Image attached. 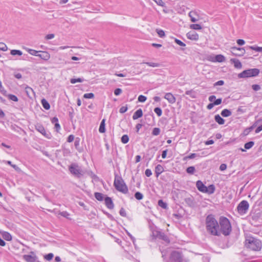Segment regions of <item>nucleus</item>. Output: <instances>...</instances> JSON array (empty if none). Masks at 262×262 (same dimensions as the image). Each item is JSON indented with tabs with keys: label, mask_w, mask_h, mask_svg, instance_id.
Instances as JSON below:
<instances>
[{
	"label": "nucleus",
	"mask_w": 262,
	"mask_h": 262,
	"mask_svg": "<svg viewBox=\"0 0 262 262\" xmlns=\"http://www.w3.org/2000/svg\"><path fill=\"white\" fill-rule=\"evenodd\" d=\"M207 231L212 235L220 236L219 223L212 214L208 215L206 218Z\"/></svg>",
	"instance_id": "obj_1"
},
{
	"label": "nucleus",
	"mask_w": 262,
	"mask_h": 262,
	"mask_svg": "<svg viewBox=\"0 0 262 262\" xmlns=\"http://www.w3.org/2000/svg\"><path fill=\"white\" fill-rule=\"evenodd\" d=\"M245 246L251 250L259 251L261 249L262 244L258 239L253 236H248L245 241Z\"/></svg>",
	"instance_id": "obj_2"
},
{
	"label": "nucleus",
	"mask_w": 262,
	"mask_h": 262,
	"mask_svg": "<svg viewBox=\"0 0 262 262\" xmlns=\"http://www.w3.org/2000/svg\"><path fill=\"white\" fill-rule=\"evenodd\" d=\"M220 235L223 234L225 236L229 235L232 230L231 225L229 220L225 217H221L219 220Z\"/></svg>",
	"instance_id": "obj_3"
},
{
	"label": "nucleus",
	"mask_w": 262,
	"mask_h": 262,
	"mask_svg": "<svg viewBox=\"0 0 262 262\" xmlns=\"http://www.w3.org/2000/svg\"><path fill=\"white\" fill-rule=\"evenodd\" d=\"M114 185L115 188L118 191L121 192L124 194L127 193L128 191L127 186L121 177L117 175L115 176Z\"/></svg>",
	"instance_id": "obj_4"
},
{
	"label": "nucleus",
	"mask_w": 262,
	"mask_h": 262,
	"mask_svg": "<svg viewBox=\"0 0 262 262\" xmlns=\"http://www.w3.org/2000/svg\"><path fill=\"white\" fill-rule=\"evenodd\" d=\"M69 170L76 178H80L83 175L82 170L77 163H72L69 167Z\"/></svg>",
	"instance_id": "obj_5"
},
{
	"label": "nucleus",
	"mask_w": 262,
	"mask_h": 262,
	"mask_svg": "<svg viewBox=\"0 0 262 262\" xmlns=\"http://www.w3.org/2000/svg\"><path fill=\"white\" fill-rule=\"evenodd\" d=\"M259 70L258 69H250L246 70L238 74V78H248L255 77L258 75Z\"/></svg>",
	"instance_id": "obj_6"
},
{
	"label": "nucleus",
	"mask_w": 262,
	"mask_h": 262,
	"mask_svg": "<svg viewBox=\"0 0 262 262\" xmlns=\"http://www.w3.org/2000/svg\"><path fill=\"white\" fill-rule=\"evenodd\" d=\"M249 207V205L248 202L246 200H243L238 205L237 210L241 215H243L247 212Z\"/></svg>",
	"instance_id": "obj_7"
},
{
	"label": "nucleus",
	"mask_w": 262,
	"mask_h": 262,
	"mask_svg": "<svg viewBox=\"0 0 262 262\" xmlns=\"http://www.w3.org/2000/svg\"><path fill=\"white\" fill-rule=\"evenodd\" d=\"M182 253L179 251H173L171 253L170 259L168 262H182Z\"/></svg>",
	"instance_id": "obj_8"
},
{
	"label": "nucleus",
	"mask_w": 262,
	"mask_h": 262,
	"mask_svg": "<svg viewBox=\"0 0 262 262\" xmlns=\"http://www.w3.org/2000/svg\"><path fill=\"white\" fill-rule=\"evenodd\" d=\"M231 52L235 56H241L245 54V50L243 48L233 47L231 48Z\"/></svg>",
	"instance_id": "obj_9"
},
{
	"label": "nucleus",
	"mask_w": 262,
	"mask_h": 262,
	"mask_svg": "<svg viewBox=\"0 0 262 262\" xmlns=\"http://www.w3.org/2000/svg\"><path fill=\"white\" fill-rule=\"evenodd\" d=\"M35 129L39 133H40L42 135L45 136L47 138H49V134H48L44 128V127L40 124H37L35 125Z\"/></svg>",
	"instance_id": "obj_10"
},
{
	"label": "nucleus",
	"mask_w": 262,
	"mask_h": 262,
	"mask_svg": "<svg viewBox=\"0 0 262 262\" xmlns=\"http://www.w3.org/2000/svg\"><path fill=\"white\" fill-rule=\"evenodd\" d=\"M37 56L46 61L48 60L50 58V55L48 52L41 51H39Z\"/></svg>",
	"instance_id": "obj_11"
},
{
	"label": "nucleus",
	"mask_w": 262,
	"mask_h": 262,
	"mask_svg": "<svg viewBox=\"0 0 262 262\" xmlns=\"http://www.w3.org/2000/svg\"><path fill=\"white\" fill-rule=\"evenodd\" d=\"M196 186L198 189L202 192L205 193V191H207V187L200 180L196 182Z\"/></svg>",
	"instance_id": "obj_12"
},
{
	"label": "nucleus",
	"mask_w": 262,
	"mask_h": 262,
	"mask_svg": "<svg viewBox=\"0 0 262 262\" xmlns=\"http://www.w3.org/2000/svg\"><path fill=\"white\" fill-rule=\"evenodd\" d=\"M187 37L191 40H197L199 39V35L194 31H190L186 34Z\"/></svg>",
	"instance_id": "obj_13"
},
{
	"label": "nucleus",
	"mask_w": 262,
	"mask_h": 262,
	"mask_svg": "<svg viewBox=\"0 0 262 262\" xmlns=\"http://www.w3.org/2000/svg\"><path fill=\"white\" fill-rule=\"evenodd\" d=\"M164 98L166 99L169 103L173 104L176 101L175 97L170 93H167L165 95Z\"/></svg>",
	"instance_id": "obj_14"
},
{
	"label": "nucleus",
	"mask_w": 262,
	"mask_h": 262,
	"mask_svg": "<svg viewBox=\"0 0 262 262\" xmlns=\"http://www.w3.org/2000/svg\"><path fill=\"white\" fill-rule=\"evenodd\" d=\"M104 201L105 204L108 209H112L114 208V205L111 198L106 196L105 198Z\"/></svg>",
	"instance_id": "obj_15"
},
{
	"label": "nucleus",
	"mask_w": 262,
	"mask_h": 262,
	"mask_svg": "<svg viewBox=\"0 0 262 262\" xmlns=\"http://www.w3.org/2000/svg\"><path fill=\"white\" fill-rule=\"evenodd\" d=\"M25 92L28 97L31 98L33 96H35V92L28 85L25 88Z\"/></svg>",
	"instance_id": "obj_16"
},
{
	"label": "nucleus",
	"mask_w": 262,
	"mask_h": 262,
	"mask_svg": "<svg viewBox=\"0 0 262 262\" xmlns=\"http://www.w3.org/2000/svg\"><path fill=\"white\" fill-rule=\"evenodd\" d=\"M157 236L160 239H161L167 243L170 242L169 239L168 237V236L166 235H165L164 233H163L162 232H160V231L158 232Z\"/></svg>",
	"instance_id": "obj_17"
},
{
	"label": "nucleus",
	"mask_w": 262,
	"mask_h": 262,
	"mask_svg": "<svg viewBox=\"0 0 262 262\" xmlns=\"http://www.w3.org/2000/svg\"><path fill=\"white\" fill-rule=\"evenodd\" d=\"M211 60L213 62H222L225 61V57L223 55L219 54L216 55L214 59L212 58Z\"/></svg>",
	"instance_id": "obj_18"
},
{
	"label": "nucleus",
	"mask_w": 262,
	"mask_h": 262,
	"mask_svg": "<svg viewBox=\"0 0 262 262\" xmlns=\"http://www.w3.org/2000/svg\"><path fill=\"white\" fill-rule=\"evenodd\" d=\"M143 116V112L141 108L137 110L133 116V120H136Z\"/></svg>",
	"instance_id": "obj_19"
},
{
	"label": "nucleus",
	"mask_w": 262,
	"mask_h": 262,
	"mask_svg": "<svg viewBox=\"0 0 262 262\" xmlns=\"http://www.w3.org/2000/svg\"><path fill=\"white\" fill-rule=\"evenodd\" d=\"M163 167L161 165H157L155 168V173L156 174V177H158L159 176L163 171Z\"/></svg>",
	"instance_id": "obj_20"
},
{
	"label": "nucleus",
	"mask_w": 262,
	"mask_h": 262,
	"mask_svg": "<svg viewBox=\"0 0 262 262\" xmlns=\"http://www.w3.org/2000/svg\"><path fill=\"white\" fill-rule=\"evenodd\" d=\"M2 235L3 238L7 241H10L12 240L11 235L8 232L4 231L2 232Z\"/></svg>",
	"instance_id": "obj_21"
},
{
	"label": "nucleus",
	"mask_w": 262,
	"mask_h": 262,
	"mask_svg": "<svg viewBox=\"0 0 262 262\" xmlns=\"http://www.w3.org/2000/svg\"><path fill=\"white\" fill-rule=\"evenodd\" d=\"M215 121L220 125H223L225 123V120L222 118L219 114L214 116Z\"/></svg>",
	"instance_id": "obj_22"
},
{
	"label": "nucleus",
	"mask_w": 262,
	"mask_h": 262,
	"mask_svg": "<svg viewBox=\"0 0 262 262\" xmlns=\"http://www.w3.org/2000/svg\"><path fill=\"white\" fill-rule=\"evenodd\" d=\"M185 202L190 207H193L194 206L195 202L192 198L189 197L185 199Z\"/></svg>",
	"instance_id": "obj_23"
},
{
	"label": "nucleus",
	"mask_w": 262,
	"mask_h": 262,
	"mask_svg": "<svg viewBox=\"0 0 262 262\" xmlns=\"http://www.w3.org/2000/svg\"><path fill=\"white\" fill-rule=\"evenodd\" d=\"M24 259L27 262H35V257L31 255H24L23 256Z\"/></svg>",
	"instance_id": "obj_24"
},
{
	"label": "nucleus",
	"mask_w": 262,
	"mask_h": 262,
	"mask_svg": "<svg viewBox=\"0 0 262 262\" xmlns=\"http://www.w3.org/2000/svg\"><path fill=\"white\" fill-rule=\"evenodd\" d=\"M221 114L224 117H228L231 115L232 113L231 111L228 109H224L221 112Z\"/></svg>",
	"instance_id": "obj_25"
},
{
	"label": "nucleus",
	"mask_w": 262,
	"mask_h": 262,
	"mask_svg": "<svg viewBox=\"0 0 262 262\" xmlns=\"http://www.w3.org/2000/svg\"><path fill=\"white\" fill-rule=\"evenodd\" d=\"M41 103L45 109L47 110L50 109V105L45 99L43 98L41 100Z\"/></svg>",
	"instance_id": "obj_26"
},
{
	"label": "nucleus",
	"mask_w": 262,
	"mask_h": 262,
	"mask_svg": "<svg viewBox=\"0 0 262 262\" xmlns=\"http://www.w3.org/2000/svg\"><path fill=\"white\" fill-rule=\"evenodd\" d=\"M231 61L234 63V66L236 68L241 69L242 68V65L239 60L236 59H232Z\"/></svg>",
	"instance_id": "obj_27"
},
{
	"label": "nucleus",
	"mask_w": 262,
	"mask_h": 262,
	"mask_svg": "<svg viewBox=\"0 0 262 262\" xmlns=\"http://www.w3.org/2000/svg\"><path fill=\"white\" fill-rule=\"evenodd\" d=\"M215 191V186L213 185H210L208 187H207V191H205V193L211 194L214 193Z\"/></svg>",
	"instance_id": "obj_28"
},
{
	"label": "nucleus",
	"mask_w": 262,
	"mask_h": 262,
	"mask_svg": "<svg viewBox=\"0 0 262 262\" xmlns=\"http://www.w3.org/2000/svg\"><path fill=\"white\" fill-rule=\"evenodd\" d=\"M99 132L101 133H103L105 132V119H103L101 123L99 128Z\"/></svg>",
	"instance_id": "obj_29"
},
{
	"label": "nucleus",
	"mask_w": 262,
	"mask_h": 262,
	"mask_svg": "<svg viewBox=\"0 0 262 262\" xmlns=\"http://www.w3.org/2000/svg\"><path fill=\"white\" fill-rule=\"evenodd\" d=\"M94 196L99 201H102L104 199V195L100 192H95L94 193Z\"/></svg>",
	"instance_id": "obj_30"
},
{
	"label": "nucleus",
	"mask_w": 262,
	"mask_h": 262,
	"mask_svg": "<svg viewBox=\"0 0 262 262\" xmlns=\"http://www.w3.org/2000/svg\"><path fill=\"white\" fill-rule=\"evenodd\" d=\"M26 50L31 55L37 56L39 51H36L33 49L26 48Z\"/></svg>",
	"instance_id": "obj_31"
},
{
	"label": "nucleus",
	"mask_w": 262,
	"mask_h": 262,
	"mask_svg": "<svg viewBox=\"0 0 262 262\" xmlns=\"http://www.w3.org/2000/svg\"><path fill=\"white\" fill-rule=\"evenodd\" d=\"M84 81L83 78H72L70 79V82L72 84H74L76 82H82Z\"/></svg>",
	"instance_id": "obj_32"
},
{
	"label": "nucleus",
	"mask_w": 262,
	"mask_h": 262,
	"mask_svg": "<svg viewBox=\"0 0 262 262\" xmlns=\"http://www.w3.org/2000/svg\"><path fill=\"white\" fill-rule=\"evenodd\" d=\"M143 63H145L148 65L149 67H159L160 66V64L158 63H155L151 62H144Z\"/></svg>",
	"instance_id": "obj_33"
},
{
	"label": "nucleus",
	"mask_w": 262,
	"mask_h": 262,
	"mask_svg": "<svg viewBox=\"0 0 262 262\" xmlns=\"http://www.w3.org/2000/svg\"><path fill=\"white\" fill-rule=\"evenodd\" d=\"M254 144V142L253 141H250L245 144L244 147L246 149H249L251 148Z\"/></svg>",
	"instance_id": "obj_34"
},
{
	"label": "nucleus",
	"mask_w": 262,
	"mask_h": 262,
	"mask_svg": "<svg viewBox=\"0 0 262 262\" xmlns=\"http://www.w3.org/2000/svg\"><path fill=\"white\" fill-rule=\"evenodd\" d=\"M158 205L163 209H166L167 207V204L164 202L162 200L158 201Z\"/></svg>",
	"instance_id": "obj_35"
},
{
	"label": "nucleus",
	"mask_w": 262,
	"mask_h": 262,
	"mask_svg": "<svg viewBox=\"0 0 262 262\" xmlns=\"http://www.w3.org/2000/svg\"><path fill=\"white\" fill-rule=\"evenodd\" d=\"M11 54L12 55H18L19 56H21L23 54V53L21 51L18 50H12L10 52Z\"/></svg>",
	"instance_id": "obj_36"
},
{
	"label": "nucleus",
	"mask_w": 262,
	"mask_h": 262,
	"mask_svg": "<svg viewBox=\"0 0 262 262\" xmlns=\"http://www.w3.org/2000/svg\"><path fill=\"white\" fill-rule=\"evenodd\" d=\"M195 167L194 166H189L186 169V172L190 174H193L195 171Z\"/></svg>",
	"instance_id": "obj_37"
},
{
	"label": "nucleus",
	"mask_w": 262,
	"mask_h": 262,
	"mask_svg": "<svg viewBox=\"0 0 262 262\" xmlns=\"http://www.w3.org/2000/svg\"><path fill=\"white\" fill-rule=\"evenodd\" d=\"M186 95H189L192 98H195L196 97L195 94L192 90L187 91L185 92Z\"/></svg>",
	"instance_id": "obj_38"
},
{
	"label": "nucleus",
	"mask_w": 262,
	"mask_h": 262,
	"mask_svg": "<svg viewBox=\"0 0 262 262\" xmlns=\"http://www.w3.org/2000/svg\"><path fill=\"white\" fill-rule=\"evenodd\" d=\"M190 28L191 29H193V30H198L202 29V27L199 24H191L190 26Z\"/></svg>",
	"instance_id": "obj_39"
},
{
	"label": "nucleus",
	"mask_w": 262,
	"mask_h": 262,
	"mask_svg": "<svg viewBox=\"0 0 262 262\" xmlns=\"http://www.w3.org/2000/svg\"><path fill=\"white\" fill-rule=\"evenodd\" d=\"M160 132H161V130L159 128L155 127L152 129V135L154 136H158L160 134Z\"/></svg>",
	"instance_id": "obj_40"
},
{
	"label": "nucleus",
	"mask_w": 262,
	"mask_h": 262,
	"mask_svg": "<svg viewBox=\"0 0 262 262\" xmlns=\"http://www.w3.org/2000/svg\"><path fill=\"white\" fill-rule=\"evenodd\" d=\"M129 141V138L127 135H124L121 137V142L124 143H127Z\"/></svg>",
	"instance_id": "obj_41"
},
{
	"label": "nucleus",
	"mask_w": 262,
	"mask_h": 262,
	"mask_svg": "<svg viewBox=\"0 0 262 262\" xmlns=\"http://www.w3.org/2000/svg\"><path fill=\"white\" fill-rule=\"evenodd\" d=\"M135 198L138 200H141L143 198V195L140 192H136L135 194Z\"/></svg>",
	"instance_id": "obj_42"
},
{
	"label": "nucleus",
	"mask_w": 262,
	"mask_h": 262,
	"mask_svg": "<svg viewBox=\"0 0 262 262\" xmlns=\"http://www.w3.org/2000/svg\"><path fill=\"white\" fill-rule=\"evenodd\" d=\"M154 112L159 117H160L162 115V111L160 107H156L154 109Z\"/></svg>",
	"instance_id": "obj_43"
},
{
	"label": "nucleus",
	"mask_w": 262,
	"mask_h": 262,
	"mask_svg": "<svg viewBox=\"0 0 262 262\" xmlns=\"http://www.w3.org/2000/svg\"><path fill=\"white\" fill-rule=\"evenodd\" d=\"M249 48L253 50H255L257 52H262V47H257V46H249Z\"/></svg>",
	"instance_id": "obj_44"
},
{
	"label": "nucleus",
	"mask_w": 262,
	"mask_h": 262,
	"mask_svg": "<svg viewBox=\"0 0 262 262\" xmlns=\"http://www.w3.org/2000/svg\"><path fill=\"white\" fill-rule=\"evenodd\" d=\"M8 98L10 100H12L13 101H15V102L18 101L17 97L15 95H14L9 94V95H8Z\"/></svg>",
	"instance_id": "obj_45"
},
{
	"label": "nucleus",
	"mask_w": 262,
	"mask_h": 262,
	"mask_svg": "<svg viewBox=\"0 0 262 262\" xmlns=\"http://www.w3.org/2000/svg\"><path fill=\"white\" fill-rule=\"evenodd\" d=\"M83 97L86 99H91L94 97V95L92 93H86L84 94Z\"/></svg>",
	"instance_id": "obj_46"
},
{
	"label": "nucleus",
	"mask_w": 262,
	"mask_h": 262,
	"mask_svg": "<svg viewBox=\"0 0 262 262\" xmlns=\"http://www.w3.org/2000/svg\"><path fill=\"white\" fill-rule=\"evenodd\" d=\"M8 50L7 46L3 42H0V50L6 51Z\"/></svg>",
	"instance_id": "obj_47"
},
{
	"label": "nucleus",
	"mask_w": 262,
	"mask_h": 262,
	"mask_svg": "<svg viewBox=\"0 0 262 262\" xmlns=\"http://www.w3.org/2000/svg\"><path fill=\"white\" fill-rule=\"evenodd\" d=\"M54 255L52 253H50L45 255V258L47 260H50L53 258Z\"/></svg>",
	"instance_id": "obj_48"
},
{
	"label": "nucleus",
	"mask_w": 262,
	"mask_h": 262,
	"mask_svg": "<svg viewBox=\"0 0 262 262\" xmlns=\"http://www.w3.org/2000/svg\"><path fill=\"white\" fill-rule=\"evenodd\" d=\"M157 33L160 37H163L165 36V33L162 30L157 29Z\"/></svg>",
	"instance_id": "obj_49"
},
{
	"label": "nucleus",
	"mask_w": 262,
	"mask_h": 262,
	"mask_svg": "<svg viewBox=\"0 0 262 262\" xmlns=\"http://www.w3.org/2000/svg\"><path fill=\"white\" fill-rule=\"evenodd\" d=\"M128 109L127 105L122 106L119 110V112L121 114L125 113Z\"/></svg>",
	"instance_id": "obj_50"
},
{
	"label": "nucleus",
	"mask_w": 262,
	"mask_h": 262,
	"mask_svg": "<svg viewBox=\"0 0 262 262\" xmlns=\"http://www.w3.org/2000/svg\"><path fill=\"white\" fill-rule=\"evenodd\" d=\"M193 14H194V12H191H191H190L189 13V17H190V18H191V21L192 22L195 23V22H196L198 20H197V19H196L195 17H194L193 16Z\"/></svg>",
	"instance_id": "obj_51"
},
{
	"label": "nucleus",
	"mask_w": 262,
	"mask_h": 262,
	"mask_svg": "<svg viewBox=\"0 0 262 262\" xmlns=\"http://www.w3.org/2000/svg\"><path fill=\"white\" fill-rule=\"evenodd\" d=\"M146 99L145 96L141 95L138 97V100L139 102H144L146 100Z\"/></svg>",
	"instance_id": "obj_52"
},
{
	"label": "nucleus",
	"mask_w": 262,
	"mask_h": 262,
	"mask_svg": "<svg viewBox=\"0 0 262 262\" xmlns=\"http://www.w3.org/2000/svg\"><path fill=\"white\" fill-rule=\"evenodd\" d=\"M59 214L67 219H69V216L70 215V214L67 211L60 212Z\"/></svg>",
	"instance_id": "obj_53"
},
{
	"label": "nucleus",
	"mask_w": 262,
	"mask_h": 262,
	"mask_svg": "<svg viewBox=\"0 0 262 262\" xmlns=\"http://www.w3.org/2000/svg\"><path fill=\"white\" fill-rule=\"evenodd\" d=\"M174 41H175L176 43H177L178 45H179L180 46L185 47L186 46V45L183 42H182V41H181L179 39L176 38Z\"/></svg>",
	"instance_id": "obj_54"
},
{
	"label": "nucleus",
	"mask_w": 262,
	"mask_h": 262,
	"mask_svg": "<svg viewBox=\"0 0 262 262\" xmlns=\"http://www.w3.org/2000/svg\"><path fill=\"white\" fill-rule=\"evenodd\" d=\"M253 126H252L249 128H246L244 130V134L247 135L253 129Z\"/></svg>",
	"instance_id": "obj_55"
},
{
	"label": "nucleus",
	"mask_w": 262,
	"mask_h": 262,
	"mask_svg": "<svg viewBox=\"0 0 262 262\" xmlns=\"http://www.w3.org/2000/svg\"><path fill=\"white\" fill-rule=\"evenodd\" d=\"M222 98H219V99H215L213 103V104H214L215 105H217L220 104L222 103Z\"/></svg>",
	"instance_id": "obj_56"
},
{
	"label": "nucleus",
	"mask_w": 262,
	"mask_h": 262,
	"mask_svg": "<svg viewBox=\"0 0 262 262\" xmlns=\"http://www.w3.org/2000/svg\"><path fill=\"white\" fill-rule=\"evenodd\" d=\"M122 93V90L120 88H117L114 91V94L116 96L119 95Z\"/></svg>",
	"instance_id": "obj_57"
},
{
	"label": "nucleus",
	"mask_w": 262,
	"mask_h": 262,
	"mask_svg": "<svg viewBox=\"0 0 262 262\" xmlns=\"http://www.w3.org/2000/svg\"><path fill=\"white\" fill-rule=\"evenodd\" d=\"M252 89L254 91H257L260 89V86L258 84H253L252 86Z\"/></svg>",
	"instance_id": "obj_58"
},
{
	"label": "nucleus",
	"mask_w": 262,
	"mask_h": 262,
	"mask_svg": "<svg viewBox=\"0 0 262 262\" xmlns=\"http://www.w3.org/2000/svg\"><path fill=\"white\" fill-rule=\"evenodd\" d=\"M54 128L57 133H58L59 132V130L61 129V127H60V125L58 122H57L54 124Z\"/></svg>",
	"instance_id": "obj_59"
},
{
	"label": "nucleus",
	"mask_w": 262,
	"mask_h": 262,
	"mask_svg": "<svg viewBox=\"0 0 262 262\" xmlns=\"http://www.w3.org/2000/svg\"><path fill=\"white\" fill-rule=\"evenodd\" d=\"M119 213H120V215H121L122 216H126V211H125V209H123V208H122L120 210Z\"/></svg>",
	"instance_id": "obj_60"
},
{
	"label": "nucleus",
	"mask_w": 262,
	"mask_h": 262,
	"mask_svg": "<svg viewBox=\"0 0 262 262\" xmlns=\"http://www.w3.org/2000/svg\"><path fill=\"white\" fill-rule=\"evenodd\" d=\"M145 174L147 177H149L152 174V172L150 169H147L145 170Z\"/></svg>",
	"instance_id": "obj_61"
},
{
	"label": "nucleus",
	"mask_w": 262,
	"mask_h": 262,
	"mask_svg": "<svg viewBox=\"0 0 262 262\" xmlns=\"http://www.w3.org/2000/svg\"><path fill=\"white\" fill-rule=\"evenodd\" d=\"M236 42L239 46H243L245 44V41L243 39H238L237 40Z\"/></svg>",
	"instance_id": "obj_62"
},
{
	"label": "nucleus",
	"mask_w": 262,
	"mask_h": 262,
	"mask_svg": "<svg viewBox=\"0 0 262 262\" xmlns=\"http://www.w3.org/2000/svg\"><path fill=\"white\" fill-rule=\"evenodd\" d=\"M74 139V136L73 135H70L69 136L67 139V142H72Z\"/></svg>",
	"instance_id": "obj_63"
},
{
	"label": "nucleus",
	"mask_w": 262,
	"mask_h": 262,
	"mask_svg": "<svg viewBox=\"0 0 262 262\" xmlns=\"http://www.w3.org/2000/svg\"><path fill=\"white\" fill-rule=\"evenodd\" d=\"M224 84L223 80H219L214 84V86L223 85Z\"/></svg>",
	"instance_id": "obj_64"
}]
</instances>
